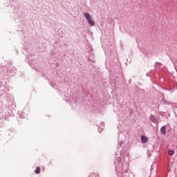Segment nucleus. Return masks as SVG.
Masks as SVG:
<instances>
[{"label":"nucleus","mask_w":177,"mask_h":177,"mask_svg":"<svg viewBox=\"0 0 177 177\" xmlns=\"http://www.w3.org/2000/svg\"><path fill=\"white\" fill-rule=\"evenodd\" d=\"M160 132L161 133H162V135H165V133H167V131L165 130V126H163L161 129H160Z\"/></svg>","instance_id":"3"},{"label":"nucleus","mask_w":177,"mask_h":177,"mask_svg":"<svg viewBox=\"0 0 177 177\" xmlns=\"http://www.w3.org/2000/svg\"><path fill=\"white\" fill-rule=\"evenodd\" d=\"M149 120L151 121V122H156V118H154L153 115L150 116Z\"/></svg>","instance_id":"5"},{"label":"nucleus","mask_w":177,"mask_h":177,"mask_svg":"<svg viewBox=\"0 0 177 177\" xmlns=\"http://www.w3.org/2000/svg\"><path fill=\"white\" fill-rule=\"evenodd\" d=\"M84 17H86L88 24H90V26H95V21L92 19V16H91V14L88 13V12H84Z\"/></svg>","instance_id":"1"},{"label":"nucleus","mask_w":177,"mask_h":177,"mask_svg":"<svg viewBox=\"0 0 177 177\" xmlns=\"http://www.w3.org/2000/svg\"><path fill=\"white\" fill-rule=\"evenodd\" d=\"M35 173L38 175L39 174H41V168L39 167H37L36 169L35 170Z\"/></svg>","instance_id":"4"},{"label":"nucleus","mask_w":177,"mask_h":177,"mask_svg":"<svg viewBox=\"0 0 177 177\" xmlns=\"http://www.w3.org/2000/svg\"><path fill=\"white\" fill-rule=\"evenodd\" d=\"M89 177H97V175L95 173H91L90 175H89Z\"/></svg>","instance_id":"6"},{"label":"nucleus","mask_w":177,"mask_h":177,"mask_svg":"<svg viewBox=\"0 0 177 177\" xmlns=\"http://www.w3.org/2000/svg\"><path fill=\"white\" fill-rule=\"evenodd\" d=\"M141 142L142 143H147L149 142V138L145 136H141Z\"/></svg>","instance_id":"2"},{"label":"nucleus","mask_w":177,"mask_h":177,"mask_svg":"<svg viewBox=\"0 0 177 177\" xmlns=\"http://www.w3.org/2000/svg\"><path fill=\"white\" fill-rule=\"evenodd\" d=\"M169 156H174V151H169Z\"/></svg>","instance_id":"7"}]
</instances>
